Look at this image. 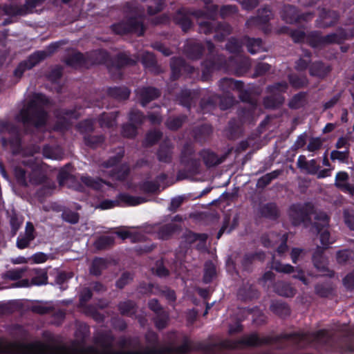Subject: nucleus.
Instances as JSON below:
<instances>
[{
    "mask_svg": "<svg viewBox=\"0 0 354 354\" xmlns=\"http://www.w3.org/2000/svg\"><path fill=\"white\" fill-rule=\"evenodd\" d=\"M90 327L82 323L77 326L75 333L77 339L69 346L58 344L57 338L50 333L44 331L42 337L47 342L35 340L29 343L19 341H8L0 337V354H151L153 351L146 352L117 351L113 348L114 337L106 333H99L93 337V343L100 346H85L90 335Z\"/></svg>",
    "mask_w": 354,
    "mask_h": 354,
    "instance_id": "1",
    "label": "nucleus"
},
{
    "mask_svg": "<svg viewBox=\"0 0 354 354\" xmlns=\"http://www.w3.org/2000/svg\"><path fill=\"white\" fill-rule=\"evenodd\" d=\"M39 151V147H34L28 154L23 156L13 166L14 174L17 182L24 186H27L28 183L35 185L46 184L48 187L47 191H44V194H50L55 185L53 182L47 178L40 162L34 157V154Z\"/></svg>",
    "mask_w": 354,
    "mask_h": 354,
    "instance_id": "2",
    "label": "nucleus"
},
{
    "mask_svg": "<svg viewBox=\"0 0 354 354\" xmlns=\"http://www.w3.org/2000/svg\"><path fill=\"white\" fill-rule=\"evenodd\" d=\"M48 102L45 95L35 93L28 105L16 116V120L24 126L33 125L37 128L44 126L48 115L44 107Z\"/></svg>",
    "mask_w": 354,
    "mask_h": 354,
    "instance_id": "3",
    "label": "nucleus"
},
{
    "mask_svg": "<svg viewBox=\"0 0 354 354\" xmlns=\"http://www.w3.org/2000/svg\"><path fill=\"white\" fill-rule=\"evenodd\" d=\"M52 301L17 299L0 302V310H54Z\"/></svg>",
    "mask_w": 354,
    "mask_h": 354,
    "instance_id": "4",
    "label": "nucleus"
},
{
    "mask_svg": "<svg viewBox=\"0 0 354 354\" xmlns=\"http://www.w3.org/2000/svg\"><path fill=\"white\" fill-rule=\"evenodd\" d=\"M123 154V149H119V152L115 157L111 158L107 162H104L102 165V171L114 180H122L124 179L129 174V167L127 165H122L120 167L116 165Z\"/></svg>",
    "mask_w": 354,
    "mask_h": 354,
    "instance_id": "5",
    "label": "nucleus"
},
{
    "mask_svg": "<svg viewBox=\"0 0 354 354\" xmlns=\"http://www.w3.org/2000/svg\"><path fill=\"white\" fill-rule=\"evenodd\" d=\"M319 213L315 209L313 205L310 203L304 204H294L288 211L290 219L292 225H299L302 223L310 221V216Z\"/></svg>",
    "mask_w": 354,
    "mask_h": 354,
    "instance_id": "6",
    "label": "nucleus"
},
{
    "mask_svg": "<svg viewBox=\"0 0 354 354\" xmlns=\"http://www.w3.org/2000/svg\"><path fill=\"white\" fill-rule=\"evenodd\" d=\"M198 25L201 32L207 35L215 32L214 38L220 41H223L232 32V28L229 24L216 23L213 19L211 21L200 20Z\"/></svg>",
    "mask_w": 354,
    "mask_h": 354,
    "instance_id": "7",
    "label": "nucleus"
},
{
    "mask_svg": "<svg viewBox=\"0 0 354 354\" xmlns=\"http://www.w3.org/2000/svg\"><path fill=\"white\" fill-rule=\"evenodd\" d=\"M315 222L313 227L317 232L320 234V241L324 248H327L335 240L330 237V233L327 230L329 224V217L323 212H319L314 217Z\"/></svg>",
    "mask_w": 354,
    "mask_h": 354,
    "instance_id": "8",
    "label": "nucleus"
},
{
    "mask_svg": "<svg viewBox=\"0 0 354 354\" xmlns=\"http://www.w3.org/2000/svg\"><path fill=\"white\" fill-rule=\"evenodd\" d=\"M28 276L30 279H24L17 282L15 287L28 288L31 286H40L48 283L47 271L41 268H28Z\"/></svg>",
    "mask_w": 354,
    "mask_h": 354,
    "instance_id": "9",
    "label": "nucleus"
},
{
    "mask_svg": "<svg viewBox=\"0 0 354 354\" xmlns=\"http://www.w3.org/2000/svg\"><path fill=\"white\" fill-rule=\"evenodd\" d=\"M44 0H28L24 6L17 5L0 6V17L4 15H25L32 12L33 9Z\"/></svg>",
    "mask_w": 354,
    "mask_h": 354,
    "instance_id": "10",
    "label": "nucleus"
},
{
    "mask_svg": "<svg viewBox=\"0 0 354 354\" xmlns=\"http://www.w3.org/2000/svg\"><path fill=\"white\" fill-rule=\"evenodd\" d=\"M113 30L119 35L129 32L136 33L138 36L143 35L144 26L141 15L129 19L128 23L121 22L112 26Z\"/></svg>",
    "mask_w": 354,
    "mask_h": 354,
    "instance_id": "11",
    "label": "nucleus"
},
{
    "mask_svg": "<svg viewBox=\"0 0 354 354\" xmlns=\"http://www.w3.org/2000/svg\"><path fill=\"white\" fill-rule=\"evenodd\" d=\"M288 84L286 82L276 83L272 86H268V91L273 95L267 97L264 99L263 103L266 108H274L281 104L284 98L279 94L285 92L288 88Z\"/></svg>",
    "mask_w": 354,
    "mask_h": 354,
    "instance_id": "12",
    "label": "nucleus"
},
{
    "mask_svg": "<svg viewBox=\"0 0 354 354\" xmlns=\"http://www.w3.org/2000/svg\"><path fill=\"white\" fill-rule=\"evenodd\" d=\"M144 201V199L140 197L133 196L127 194H120L118 196V200H104L97 207L101 209H108L118 206L120 202L124 203L127 205L135 206Z\"/></svg>",
    "mask_w": 354,
    "mask_h": 354,
    "instance_id": "13",
    "label": "nucleus"
},
{
    "mask_svg": "<svg viewBox=\"0 0 354 354\" xmlns=\"http://www.w3.org/2000/svg\"><path fill=\"white\" fill-rule=\"evenodd\" d=\"M219 87L224 93H230L231 91H236L242 101H247L248 95L243 92V83L241 81L231 78H223L219 82Z\"/></svg>",
    "mask_w": 354,
    "mask_h": 354,
    "instance_id": "14",
    "label": "nucleus"
},
{
    "mask_svg": "<svg viewBox=\"0 0 354 354\" xmlns=\"http://www.w3.org/2000/svg\"><path fill=\"white\" fill-rule=\"evenodd\" d=\"M281 17L286 23L292 24L301 20L307 21L313 18V15L308 13L305 15H299L296 8L292 6H284L281 11Z\"/></svg>",
    "mask_w": 354,
    "mask_h": 354,
    "instance_id": "15",
    "label": "nucleus"
},
{
    "mask_svg": "<svg viewBox=\"0 0 354 354\" xmlns=\"http://www.w3.org/2000/svg\"><path fill=\"white\" fill-rule=\"evenodd\" d=\"M0 131L2 133H6L8 131L9 134L13 136V138L10 140H8L6 138H2L1 141L3 146L5 147H7L9 143L12 148H13L14 153H15V149L18 148L20 145V139L18 136L17 130L9 124L1 122Z\"/></svg>",
    "mask_w": 354,
    "mask_h": 354,
    "instance_id": "16",
    "label": "nucleus"
},
{
    "mask_svg": "<svg viewBox=\"0 0 354 354\" xmlns=\"http://www.w3.org/2000/svg\"><path fill=\"white\" fill-rule=\"evenodd\" d=\"M136 92L142 106H145L149 102L156 99L160 95L158 89L152 87L138 88Z\"/></svg>",
    "mask_w": 354,
    "mask_h": 354,
    "instance_id": "17",
    "label": "nucleus"
},
{
    "mask_svg": "<svg viewBox=\"0 0 354 354\" xmlns=\"http://www.w3.org/2000/svg\"><path fill=\"white\" fill-rule=\"evenodd\" d=\"M337 20L338 15L336 12L322 10L316 23L319 28H326L335 24Z\"/></svg>",
    "mask_w": 354,
    "mask_h": 354,
    "instance_id": "18",
    "label": "nucleus"
},
{
    "mask_svg": "<svg viewBox=\"0 0 354 354\" xmlns=\"http://www.w3.org/2000/svg\"><path fill=\"white\" fill-rule=\"evenodd\" d=\"M35 239L34 226L28 222L26 225V231L23 235H19L17 239V247L19 249H24L30 245V242Z\"/></svg>",
    "mask_w": 354,
    "mask_h": 354,
    "instance_id": "19",
    "label": "nucleus"
},
{
    "mask_svg": "<svg viewBox=\"0 0 354 354\" xmlns=\"http://www.w3.org/2000/svg\"><path fill=\"white\" fill-rule=\"evenodd\" d=\"M310 45L313 47H317L323 44H331L339 42V37L337 34H330L326 37L322 36L319 32H315L311 34Z\"/></svg>",
    "mask_w": 354,
    "mask_h": 354,
    "instance_id": "20",
    "label": "nucleus"
},
{
    "mask_svg": "<svg viewBox=\"0 0 354 354\" xmlns=\"http://www.w3.org/2000/svg\"><path fill=\"white\" fill-rule=\"evenodd\" d=\"M297 165L299 168L305 170L307 173L310 174H317L319 169V166L315 160L313 159L310 161H307L306 157L303 155L298 157Z\"/></svg>",
    "mask_w": 354,
    "mask_h": 354,
    "instance_id": "21",
    "label": "nucleus"
},
{
    "mask_svg": "<svg viewBox=\"0 0 354 354\" xmlns=\"http://www.w3.org/2000/svg\"><path fill=\"white\" fill-rule=\"evenodd\" d=\"M272 17V12L270 9L265 8L259 11L257 17H252L246 22V26H251L253 25L259 26L267 23Z\"/></svg>",
    "mask_w": 354,
    "mask_h": 354,
    "instance_id": "22",
    "label": "nucleus"
},
{
    "mask_svg": "<svg viewBox=\"0 0 354 354\" xmlns=\"http://www.w3.org/2000/svg\"><path fill=\"white\" fill-rule=\"evenodd\" d=\"M329 66L324 64L322 62H316L311 64L309 68L310 75L318 78H324L330 71Z\"/></svg>",
    "mask_w": 354,
    "mask_h": 354,
    "instance_id": "23",
    "label": "nucleus"
},
{
    "mask_svg": "<svg viewBox=\"0 0 354 354\" xmlns=\"http://www.w3.org/2000/svg\"><path fill=\"white\" fill-rule=\"evenodd\" d=\"M159 161L163 162H169L172 158V145L168 142L165 141L160 146L159 150L157 153Z\"/></svg>",
    "mask_w": 354,
    "mask_h": 354,
    "instance_id": "24",
    "label": "nucleus"
},
{
    "mask_svg": "<svg viewBox=\"0 0 354 354\" xmlns=\"http://www.w3.org/2000/svg\"><path fill=\"white\" fill-rule=\"evenodd\" d=\"M81 180L86 186L95 190H102L105 186H111L109 183L102 180L101 178H93L88 176H82Z\"/></svg>",
    "mask_w": 354,
    "mask_h": 354,
    "instance_id": "25",
    "label": "nucleus"
},
{
    "mask_svg": "<svg viewBox=\"0 0 354 354\" xmlns=\"http://www.w3.org/2000/svg\"><path fill=\"white\" fill-rule=\"evenodd\" d=\"M274 291L280 296L290 297L295 294V290L290 287L288 283L285 281H277L274 285Z\"/></svg>",
    "mask_w": 354,
    "mask_h": 354,
    "instance_id": "26",
    "label": "nucleus"
},
{
    "mask_svg": "<svg viewBox=\"0 0 354 354\" xmlns=\"http://www.w3.org/2000/svg\"><path fill=\"white\" fill-rule=\"evenodd\" d=\"M178 229V226L174 223L162 225L156 227V233L158 239H168L173 233Z\"/></svg>",
    "mask_w": 354,
    "mask_h": 354,
    "instance_id": "27",
    "label": "nucleus"
},
{
    "mask_svg": "<svg viewBox=\"0 0 354 354\" xmlns=\"http://www.w3.org/2000/svg\"><path fill=\"white\" fill-rule=\"evenodd\" d=\"M239 297L243 301H249L259 297V292L252 286H245L239 289Z\"/></svg>",
    "mask_w": 354,
    "mask_h": 354,
    "instance_id": "28",
    "label": "nucleus"
},
{
    "mask_svg": "<svg viewBox=\"0 0 354 354\" xmlns=\"http://www.w3.org/2000/svg\"><path fill=\"white\" fill-rule=\"evenodd\" d=\"M259 213L262 216L270 219H275L279 216L277 207L274 203H268L261 206Z\"/></svg>",
    "mask_w": 354,
    "mask_h": 354,
    "instance_id": "29",
    "label": "nucleus"
},
{
    "mask_svg": "<svg viewBox=\"0 0 354 354\" xmlns=\"http://www.w3.org/2000/svg\"><path fill=\"white\" fill-rule=\"evenodd\" d=\"M313 261L315 268L319 271H327L326 275L332 277L334 276V272L327 269L326 260L323 257L322 254L319 252H316L313 256Z\"/></svg>",
    "mask_w": 354,
    "mask_h": 354,
    "instance_id": "30",
    "label": "nucleus"
},
{
    "mask_svg": "<svg viewBox=\"0 0 354 354\" xmlns=\"http://www.w3.org/2000/svg\"><path fill=\"white\" fill-rule=\"evenodd\" d=\"M200 155L207 167L215 166L221 162L218 156L209 150L204 149L201 151Z\"/></svg>",
    "mask_w": 354,
    "mask_h": 354,
    "instance_id": "31",
    "label": "nucleus"
},
{
    "mask_svg": "<svg viewBox=\"0 0 354 354\" xmlns=\"http://www.w3.org/2000/svg\"><path fill=\"white\" fill-rule=\"evenodd\" d=\"M66 64L73 67L87 66L88 62L84 55L80 53H75L66 61Z\"/></svg>",
    "mask_w": 354,
    "mask_h": 354,
    "instance_id": "32",
    "label": "nucleus"
},
{
    "mask_svg": "<svg viewBox=\"0 0 354 354\" xmlns=\"http://www.w3.org/2000/svg\"><path fill=\"white\" fill-rule=\"evenodd\" d=\"M156 317L153 318V322L156 328L158 330L165 328L169 322V311H155Z\"/></svg>",
    "mask_w": 354,
    "mask_h": 354,
    "instance_id": "33",
    "label": "nucleus"
},
{
    "mask_svg": "<svg viewBox=\"0 0 354 354\" xmlns=\"http://www.w3.org/2000/svg\"><path fill=\"white\" fill-rule=\"evenodd\" d=\"M336 259L339 264L351 263L354 261V251L346 249L339 250L336 254Z\"/></svg>",
    "mask_w": 354,
    "mask_h": 354,
    "instance_id": "34",
    "label": "nucleus"
},
{
    "mask_svg": "<svg viewBox=\"0 0 354 354\" xmlns=\"http://www.w3.org/2000/svg\"><path fill=\"white\" fill-rule=\"evenodd\" d=\"M43 156L46 158L61 160L63 157V151L59 147H51L46 146L43 149Z\"/></svg>",
    "mask_w": 354,
    "mask_h": 354,
    "instance_id": "35",
    "label": "nucleus"
},
{
    "mask_svg": "<svg viewBox=\"0 0 354 354\" xmlns=\"http://www.w3.org/2000/svg\"><path fill=\"white\" fill-rule=\"evenodd\" d=\"M48 55L46 51H37L32 54L24 62L28 66L29 68H32L35 65L39 64L41 60L44 59Z\"/></svg>",
    "mask_w": 354,
    "mask_h": 354,
    "instance_id": "36",
    "label": "nucleus"
},
{
    "mask_svg": "<svg viewBox=\"0 0 354 354\" xmlns=\"http://www.w3.org/2000/svg\"><path fill=\"white\" fill-rule=\"evenodd\" d=\"M107 267V261L102 258H95L90 268V272L93 275H100L102 270Z\"/></svg>",
    "mask_w": 354,
    "mask_h": 354,
    "instance_id": "37",
    "label": "nucleus"
},
{
    "mask_svg": "<svg viewBox=\"0 0 354 354\" xmlns=\"http://www.w3.org/2000/svg\"><path fill=\"white\" fill-rule=\"evenodd\" d=\"M129 94L130 91L126 87H113L109 89V95L118 100H126Z\"/></svg>",
    "mask_w": 354,
    "mask_h": 354,
    "instance_id": "38",
    "label": "nucleus"
},
{
    "mask_svg": "<svg viewBox=\"0 0 354 354\" xmlns=\"http://www.w3.org/2000/svg\"><path fill=\"white\" fill-rule=\"evenodd\" d=\"M245 39L246 41L248 50L251 54H255L264 50L262 41L260 39L245 38Z\"/></svg>",
    "mask_w": 354,
    "mask_h": 354,
    "instance_id": "39",
    "label": "nucleus"
},
{
    "mask_svg": "<svg viewBox=\"0 0 354 354\" xmlns=\"http://www.w3.org/2000/svg\"><path fill=\"white\" fill-rule=\"evenodd\" d=\"M116 112L103 113L100 119V124L102 127H112L116 124Z\"/></svg>",
    "mask_w": 354,
    "mask_h": 354,
    "instance_id": "40",
    "label": "nucleus"
},
{
    "mask_svg": "<svg viewBox=\"0 0 354 354\" xmlns=\"http://www.w3.org/2000/svg\"><path fill=\"white\" fill-rule=\"evenodd\" d=\"M115 238L113 236H102L95 242V247L97 250L106 249L114 244Z\"/></svg>",
    "mask_w": 354,
    "mask_h": 354,
    "instance_id": "41",
    "label": "nucleus"
},
{
    "mask_svg": "<svg viewBox=\"0 0 354 354\" xmlns=\"http://www.w3.org/2000/svg\"><path fill=\"white\" fill-rule=\"evenodd\" d=\"M26 271H28L27 267L9 270L3 274V278L12 281L17 280L21 279L24 276V273Z\"/></svg>",
    "mask_w": 354,
    "mask_h": 354,
    "instance_id": "42",
    "label": "nucleus"
},
{
    "mask_svg": "<svg viewBox=\"0 0 354 354\" xmlns=\"http://www.w3.org/2000/svg\"><path fill=\"white\" fill-rule=\"evenodd\" d=\"M306 93L300 92L295 95L289 101L288 105L291 109H299L303 106L306 102Z\"/></svg>",
    "mask_w": 354,
    "mask_h": 354,
    "instance_id": "43",
    "label": "nucleus"
},
{
    "mask_svg": "<svg viewBox=\"0 0 354 354\" xmlns=\"http://www.w3.org/2000/svg\"><path fill=\"white\" fill-rule=\"evenodd\" d=\"M216 276V268L211 261L206 262L205 264L203 281L205 283H209Z\"/></svg>",
    "mask_w": 354,
    "mask_h": 354,
    "instance_id": "44",
    "label": "nucleus"
},
{
    "mask_svg": "<svg viewBox=\"0 0 354 354\" xmlns=\"http://www.w3.org/2000/svg\"><path fill=\"white\" fill-rule=\"evenodd\" d=\"M223 58L220 55L217 56L216 61L214 60L213 62H212V61L205 62L204 64L205 71H203V73H205L206 72H209L214 69H219L222 67H225V63H223Z\"/></svg>",
    "mask_w": 354,
    "mask_h": 354,
    "instance_id": "45",
    "label": "nucleus"
},
{
    "mask_svg": "<svg viewBox=\"0 0 354 354\" xmlns=\"http://www.w3.org/2000/svg\"><path fill=\"white\" fill-rule=\"evenodd\" d=\"M186 50L191 59H196L201 57L203 51V47L200 44L194 43L192 45H188Z\"/></svg>",
    "mask_w": 354,
    "mask_h": 354,
    "instance_id": "46",
    "label": "nucleus"
},
{
    "mask_svg": "<svg viewBox=\"0 0 354 354\" xmlns=\"http://www.w3.org/2000/svg\"><path fill=\"white\" fill-rule=\"evenodd\" d=\"M280 172L278 170H275L270 173L266 174L258 180L257 185L262 187H266L270 184L272 180L277 178Z\"/></svg>",
    "mask_w": 354,
    "mask_h": 354,
    "instance_id": "47",
    "label": "nucleus"
},
{
    "mask_svg": "<svg viewBox=\"0 0 354 354\" xmlns=\"http://www.w3.org/2000/svg\"><path fill=\"white\" fill-rule=\"evenodd\" d=\"M92 64H106L109 58V54L105 50H97L92 53Z\"/></svg>",
    "mask_w": 354,
    "mask_h": 354,
    "instance_id": "48",
    "label": "nucleus"
},
{
    "mask_svg": "<svg viewBox=\"0 0 354 354\" xmlns=\"http://www.w3.org/2000/svg\"><path fill=\"white\" fill-rule=\"evenodd\" d=\"M288 79L291 85L295 88L306 86L308 83V79L306 77H299L295 75H290Z\"/></svg>",
    "mask_w": 354,
    "mask_h": 354,
    "instance_id": "49",
    "label": "nucleus"
},
{
    "mask_svg": "<svg viewBox=\"0 0 354 354\" xmlns=\"http://www.w3.org/2000/svg\"><path fill=\"white\" fill-rule=\"evenodd\" d=\"M349 156V149L344 151L333 150L330 153V158L333 160H339L340 162H346Z\"/></svg>",
    "mask_w": 354,
    "mask_h": 354,
    "instance_id": "50",
    "label": "nucleus"
},
{
    "mask_svg": "<svg viewBox=\"0 0 354 354\" xmlns=\"http://www.w3.org/2000/svg\"><path fill=\"white\" fill-rule=\"evenodd\" d=\"M242 48V43L238 39L232 38L226 44V49L231 53H239Z\"/></svg>",
    "mask_w": 354,
    "mask_h": 354,
    "instance_id": "51",
    "label": "nucleus"
},
{
    "mask_svg": "<svg viewBox=\"0 0 354 354\" xmlns=\"http://www.w3.org/2000/svg\"><path fill=\"white\" fill-rule=\"evenodd\" d=\"M238 59L241 62V64L240 66H234V68L236 74L242 75L248 71L250 64L249 59L247 57L240 56Z\"/></svg>",
    "mask_w": 354,
    "mask_h": 354,
    "instance_id": "52",
    "label": "nucleus"
},
{
    "mask_svg": "<svg viewBox=\"0 0 354 354\" xmlns=\"http://www.w3.org/2000/svg\"><path fill=\"white\" fill-rule=\"evenodd\" d=\"M272 268L278 272H283L290 274L295 271V268L290 264H283L279 262H274L272 265Z\"/></svg>",
    "mask_w": 354,
    "mask_h": 354,
    "instance_id": "53",
    "label": "nucleus"
},
{
    "mask_svg": "<svg viewBox=\"0 0 354 354\" xmlns=\"http://www.w3.org/2000/svg\"><path fill=\"white\" fill-rule=\"evenodd\" d=\"M333 289L328 284H318L315 287L316 293L320 297H328L333 293Z\"/></svg>",
    "mask_w": 354,
    "mask_h": 354,
    "instance_id": "54",
    "label": "nucleus"
},
{
    "mask_svg": "<svg viewBox=\"0 0 354 354\" xmlns=\"http://www.w3.org/2000/svg\"><path fill=\"white\" fill-rule=\"evenodd\" d=\"M322 147V141L320 138H312L307 145V150L310 152H316Z\"/></svg>",
    "mask_w": 354,
    "mask_h": 354,
    "instance_id": "55",
    "label": "nucleus"
},
{
    "mask_svg": "<svg viewBox=\"0 0 354 354\" xmlns=\"http://www.w3.org/2000/svg\"><path fill=\"white\" fill-rule=\"evenodd\" d=\"M184 120V117L169 118L166 122V125L171 130H176L181 127Z\"/></svg>",
    "mask_w": 354,
    "mask_h": 354,
    "instance_id": "56",
    "label": "nucleus"
},
{
    "mask_svg": "<svg viewBox=\"0 0 354 354\" xmlns=\"http://www.w3.org/2000/svg\"><path fill=\"white\" fill-rule=\"evenodd\" d=\"M62 218L71 223H77L79 221V215L77 213L71 211L65 210L62 214Z\"/></svg>",
    "mask_w": 354,
    "mask_h": 354,
    "instance_id": "57",
    "label": "nucleus"
},
{
    "mask_svg": "<svg viewBox=\"0 0 354 354\" xmlns=\"http://www.w3.org/2000/svg\"><path fill=\"white\" fill-rule=\"evenodd\" d=\"M196 241H197V234L192 232H187L183 237V241L180 243V247L187 248L189 245L193 243Z\"/></svg>",
    "mask_w": 354,
    "mask_h": 354,
    "instance_id": "58",
    "label": "nucleus"
},
{
    "mask_svg": "<svg viewBox=\"0 0 354 354\" xmlns=\"http://www.w3.org/2000/svg\"><path fill=\"white\" fill-rule=\"evenodd\" d=\"M306 251L301 248H294L290 252V257L293 263H297L298 261L302 259L306 255Z\"/></svg>",
    "mask_w": 354,
    "mask_h": 354,
    "instance_id": "59",
    "label": "nucleus"
},
{
    "mask_svg": "<svg viewBox=\"0 0 354 354\" xmlns=\"http://www.w3.org/2000/svg\"><path fill=\"white\" fill-rule=\"evenodd\" d=\"M77 129L82 133H88L93 130V122L92 120H86L77 126Z\"/></svg>",
    "mask_w": 354,
    "mask_h": 354,
    "instance_id": "60",
    "label": "nucleus"
},
{
    "mask_svg": "<svg viewBox=\"0 0 354 354\" xmlns=\"http://www.w3.org/2000/svg\"><path fill=\"white\" fill-rule=\"evenodd\" d=\"M162 133L158 131H152L147 134L145 143L147 145L155 144L160 138Z\"/></svg>",
    "mask_w": 354,
    "mask_h": 354,
    "instance_id": "61",
    "label": "nucleus"
},
{
    "mask_svg": "<svg viewBox=\"0 0 354 354\" xmlns=\"http://www.w3.org/2000/svg\"><path fill=\"white\" fill-rule=\"evenodd\" d=\"M142 62L145 67H151L156 64V61L153 53L146 52L142 56Z\"/></svg>",
    "mask_w": 354,
    "mask_h": 354,
    "instance_id": "62",
    "label": "nucleus"
},
{
    "mask_svg": "<svg viewBox=\"0 0 354 354\" xmlns=\"http://www.w3.org/2000/svg\"><path fill=\"white\" fill-rule=\"evenodd\" d=\"M314 339L322 344H327L330 341V335L327 330H319L314 334Z\"/></svg>",
    "mask_w": 354,
    "mask_h": 354,
    "instance_id": "63",
    "label": "nucleus"
},
{
    "mask_svg": "<svg viewBox=\"0 0 354 354\" xmlns=\"http://www.w3.org/2000/svg\"><path fill=\"white\" fill-rule=\"evenodd\" d=\"M342 283L346 290L351 291L354 290V270L345 276Z\"/></svg>",
    "mask_w": 354,
    "mask_h": 354,
    "instance_id": "64",
    "label": "nucleus"
}]
</instances>
